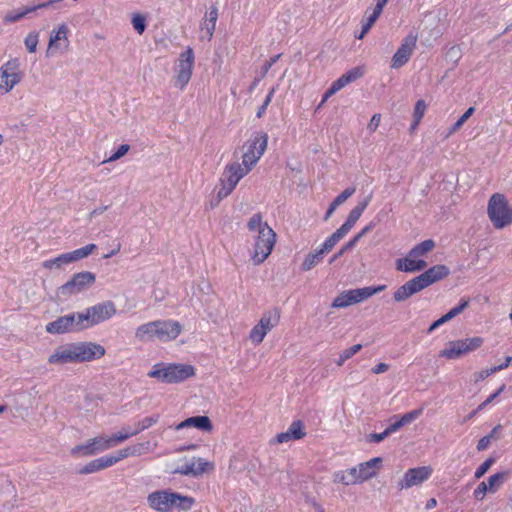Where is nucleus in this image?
I'll list each match as a JSON object with an SVG mask.
<instances>
[{"mask_svg": "<svg viewBox=\"0 0 512 512\" xmlns=\"http://www.w3.org/2000/svg\"><path fill=\"white\" fill-rule=\"evenodd\" d=\"M489 492V488L486 482H481L478 484L477 488L473 492V496L476 500H483L486 493Z\"/></svg>", "mask_w": 512, "mask_h": 512, "instance_id": "nucleus-50", "label": "nucleus"}, {"mask_svg": "<svg viewBox=\"0 0 512 512\" xmlns=\"http://www.w3.org/2000/svg\"><path fill=\"white\" fill-rule=\"evenodd\" d=\"M339 242V240L332 234L330 237H328L323 245L320 251L324 254L325 252H329L332 250V248Z\"/></svg>", "mask_w": 512, "mask_h": 512, "instance_id": "nucleus-51", "label": "nucleus"}, {"mask_svg": "<svg viewBox=\"0 0 512 512\" xmlns=\"http://www.w3.org/2000/svg\"><path fill=\"white\" fill-rule=\"evenodd\" d=\"M374 223H369L368 225H366L359 233H357L356 235L361 239L365 234H367L368 232H370L373 227H374Z\"/></svg>", "mask_w": 512, "mask_h": 512, "instance_id": "nucleus-59", "label": "nucleus"}, {"mask_svg": "<svg viewBox=\"0 0 512 512\" xmlns=\"http://www.w3.org/2000/svg\"><path fill=\"white\" fill-rule=\"evenodd\" d=\"M469 305V299L468 298H462L460 300V303L458 306L452 308L449 312H447L445 315H443L442 317H440L438 320H436L435 322H433V324L429 327V332H432L433 330H435L436 328H438L439 326H441L442 324L448 322L449 320H451L452 318L456 317L457 315H459L467 306Z\"/></svg>", "mask_w": 512, "mask_h": 512, "instance_id": "nucleus-28", "label": "nucleus"}, {"mask_svg": "<svg viewBox=\"0 0 512 512\" xmlns=\"http://www.w3.org/2000/svg\"><path fill=\"white\" fill-rule=\"evenodd\" d=\"M362 346L360 344L353 345L352 347L345 349L339 356L337 360V365L342 366L348 359L353 357L356 353L361 350Z\"/></svg>", "mask_w": 512, "mask_h": 512, "instance_id": "nucleus-43", "label": "nucleus"}, {"mask_svg": "<svg viewBox=\"0 0 512 512\" xmlns=\"http://www.w3.org/2000/svg\"><path fill=\"white\" fill-rule=\"evenodd\" d=\"M147 502L153 510L158 512H171L173 509L190 510L195 501L192 497L181 495L170 489H165L150 493L147 497Z\"/></svg>", "mask_w": 512, "mask_h": 512, "instance_id": "nucleus-5", "label": "nucleus"}, {"mask_svg": "<svg viewBox=\"0 0 512 512\" xmlns=\"http://www.w3.org/2000/svg\"><path fill=\"white\" fill-rule=\"evenodd\" d=\"M271 67V63L265 61V63L260 68V78L265 77Z\"/></svg>", "mask_w": 512, "mask_h": 512, "instance_id": "nucleus-60", "label": "nucleus"}, {"mask_svg": "<svg viewBox=\"0 0 512 512\" xmlns=\"http://www.w3.org/2000/svg\"><path fill=\"white\" fill-rule=\"evenodd\" d=\"M212 470H214L213 463L206 461L202 458H199L196 461L192 462L190 465H187L184 470V473L192 474L193 476H198Z\"/></svg>", "mask_w": 512, "mask_h": 512, "instance_id": "nucleus-30", "label": "nucleus"}, {"mask_svg": "<svg viewBox=\"0 0 512 512\" xmlns=\"http://www.w3.org/2000/svg\"><path fill=\"white\" fill-rule=\"evenodd\" d=\"M267 333L259 324H256L249 333V339L253 344L259 345L263 342Z\"/></svg>", "mask_w": 512, "mask_h": 512, "instance_id": "nucleus-41", "label": "nucleus"}, {"mask_svg": "<svg viewBox=\"0 0 512 512\" xmlns=\"http://www.w3.org/2000/svg\"><path fill=\"white\" fill-rule=\"evenodd\" d=\"M194 427L203 432H211L213 430V424L208 416H194L185 419L176 425V430H182L185 428Z\"/></svg>", "mask_w": 512, "mask_h": 512, "instance_id": "nucleus-24", "label": "nucleus"}, {"mask_svg": "<svg viewBox=\"0 0 512 512\" xmlns=\"http://www.w3.org/2000/svg\"><path fill=\"white\" fill-rule=\"evenodd\" d=\"M422 412H423V409L419 408V409L412 410L408 413H405L404 415H402L400 418H398L395 422H393L386 428V434L390 435V434L398 431L401 427L413 422L422 414Z\"/></svg>", "mask_w": 512, "mask_h": 512, "instance_id": "nucleus-27", "label": "nucleus"}, {"mask_svg": "<svg viewBox=\"0 0 512 512\" xmlns=\"http://www.w3.org/2000/svg\"><path fill=\"white\" fill-rule=\"evenodd\" d=\"M355 191V187H348L345 190H343L329 205L324 219L327 220L328 218H330V216L333 214L336 208L342 203H344L349 197H351L355 193Z\"/></svg>", "mask_w": 512, "mask_h": 512, "instance_id": "nucleus-32", "label": "nucleus"}, {"mask_svg": "<svg viewBox=\"0 0 512 512\" xmlns=\"http://www.w3.org/2000/svg\"><path fill=\"white\" fill-rule=\"evenodd\" d=\"M512 363V356L506 357L505 361L499 365V367H502V370L506 369L510 364Z\"/></svg>", "mask_w": 512, "mask_h": 512, "instance_id": "nucleus-64", "label": "nucleus"}, {"mask_svg": "<svg viewBox=\"0 0 512 512\" xmlns=\"http://www.w3.org/2000/svg\"><path fill=\"white\" fill-rule=\"evenodd\" d=\"M96 249L97 246L95 244H88L84 247L68 252V255H70L71 261L72 263H74L84 258H87L89 255L94 253Z\"/></svg>", "mask_w": 512, "mask_h": 512, "instance_id": "nucleus-37", "label": "nucleus"}, {"mask_svg": "<svg viewBox=\"0 0 512 512\" xmlns=\"http://www.w3.org/2000/svg\"><path fill=\"white\" fill-rule=\"evenodd\" d=\"M448 274L449 269L445 265H435L400 286L394 292L393 298L396 302L405 301L413 294L422 291L439 280H442L448 276Z\"/></svg>", "mask_w": 512, "mask_h": 512, "instance_id": "nucleus-4", "label": "nucleus"}, {"mask_svg": "<svg viewBox=\"0 0 512 512\" xmlns=\"http://www.w3.org/2000/svg\"><path fill=\"white\" fill-rule=\"evenodd\" d=\"M389 434H386V429L382 433H373L370 435V440L376 443L383 441Z\"/></svg>", "mask_w": 512, "mask_h": 512, "instance_id": "nucleus-56", "label": "nucleus"}, {"mask_svg": "<svg viewBox=\"0 0 512 512\" xmlns=\"http://www.w3.org/2000/svg\"><path fill=\"white\" fill-rule=\"evenodd\" d=\"M437 506V500L435 498H431L426 503V509H432Z\"/></svg>", "mask_w": 512, "mask_h": 512, "instance_id": "nucleus-63", "label": "nucleus"}, {"mask_svg": "<svg viewBox=\"0 0 512 512\" xmlns=\"http://www.w3.org/2000/svg\"><path fill=\"white\" fill-rule=\"evenodd\" d=\"M71 258L70 255H68V252L58 255L55 258L47 259L43 261L42 266L43 268L47 270L52 269H61L65 265L71 264Z\"/></svg>", "mask_w": 512, "mask_h": 512, "instance_id": "nucleus-33", "label": "nucleus"}, {"mask_svg": "<svg viewBox=\"0 0 512 512\" xmlns=\"http://www.w3.org/2000/svg\"><path fill=\"white\" fill-rule=\"evenodd\" d=\"M495 463V459L490 457L486 459L475 471V478L480 479L483 477L486 472L490 469V467Z\"/></svg>", "mask_w": 512, "mask_h": 512, "instance_id": "nucleus-46", "label": "nucleus"}, {"mask_svg": "<svg viewBox=\"0 0 512 512\" xmlns=\"http://www.w3.org/2000/svg\"><path fill=\"white\" fill-rule=\"evenodd\" d=\"M117 312L115 303L108 300L80 312L84 330L111 319Z\"/></svg>", "mask_w": 512, "mask_h": 512, "instance_id": "nucleus-11", "label": "nucleus"}, {"mask_svg": "<svg viewBox=\"0 0 512 512\" xmlns=\"http://www.w3.org/2000/svg\"><path fill=\"white\" fill-rule=\"evenodd\" d=\"M129 149H130V146L128 144L120 145L118 147V149L111 156H109L106 160H104V162H114V161L122 158L123 156H125L127 154Z\"/></svg>", "mask_w": 512, "mask_h": 512, "instance_id": "nucleus-48", "label": "nucleus"}, {"mask_svg": "<svg viewBox=\"0 0 512 512\" xmlns=\"http://www.w3.org/2000/svg\"><path fill=\"white\" fill-rule=\"evenodd\" d=\"M196 370L190 364L179 363H157L153 365L148 372V377L166 384L181 383L191 377H194Z\"/></svg>", "mask_w": 512, "mask_h": 512, "instance_id": "nucleus-6", "label": "nucleus"}, {"mask_svg": "<svg viewBox=\"0 0 512 512\" xmlns=\"http://www.w3.org/2000/svg\"><path fill=\"white\" fill-rule=\"evenodd\" d=\"M195 65V54L191 47H187L175 61L174 64V85L184 90L191 80Z\"/></svg>", "mask_w": 512, "mask_h": 512, "instance_id": "nucleus-12", "label": "nucleus"}, {"mask_svg": "<svg viewBox=\"0 0 512 512\" xmlns=\"http://www.w3.org/2000/svg\"><path fill=\"white\" fill-rule=\"evenodd\" d=\"M417 43V35L409 34L394 54L391 67L398 69L404 66L410 59Z\"/></svg>", "mask_w": 512, "mask_h": 512, "instance_id": "nucleus-22", "label": "nucleus"}, {"mask_svg": "<svg viewBox=\"0 0 512 512\" xmlns=\"http://www.w3.org/2000/svg\"><path fill=\"white\" fill-rule=\"evenodd\" d=\"M106 349L101 344L84 341L58 346L48 358L51 365L92 362L101 359Z\"/></svg>", "mask_w": 512, "mask_h": 512, "instance_id": "nucleus-1", "label": "nucleus"}, {"mask_svg": "<svg viewBox=\"0 0 512 512\" xmlns=\"http://www.w3.org/2000/svg\"><path fill=\"white\" fill-rule=\"evenodd\" d=\"M487 214L496 229H503L512 224V207L503 194L494 193L490 197Z\"/></svg>", "mask_w": 512, "mask_h": 512, "instance_id": "nucleus-10", "label": "nucleus"}, {"mask_svg": "<svg viewBox=\"0 0 512 512\" xmlns=\"http://www.w3.org/2000/svg\"><path fill=\"white\" fill-rule=\"evenodd\" d=\"M133 28L137 32H144L146 28V16L141 13H134L131 17Z\"/></svg>", "mask_w": 512, "mask_h": 512, "instance_id": "nucleus-44", "label": "nucleus"}, {"mask_svg": "<svg viewBox=\"0 0 512 512\" xmlns=\"http://www.w3.org/2000/svg\"><path fill=\"white\" fill-rule=\"evenodd\" d=\"M182 326L175 320H155L137 327L135 337L140 342L159 341L170 342L181 333Z\"/></svg>", "mask_w": 512, "mask_h": 512, "instance_id": "nucleus-3", "label": "nucleus"}, {"mask_svg": "<svg viewBox=\"0 0 512 512\" xmlns=\"http://www.w3.org/2000/svg\"><path fill=\"white\" fill-rule=\"evenodd\" d=\"M371 196H368L363 201L358 203L349 213L347 219L345 222H347L352 227L355 225V223L358 221V219L361 217L364 210L367 208L369 202H370Z\"/></svg>", "mask_w": 512, "mask_h": 512, "instance_id": "nucleus-35", "label": "nucleus"}, {"mask_svg": "<svg viewBox=\"0 0 512 512\" xmlns=\"http://www.w3.org/2000/svg\"><path fill=\"white\" fill-rule=\"evenodd\" d=\"M353 227L351 225H349L347 222H344V224H342L340 226V228H338L334 233L333 235L340 241L344 236H346L348 234V232L352 229Z\"/></svg>", "mask_w": 512, "mask_h": 512, "instance_id": "nucleus-53", "label": "nucleus"}, {"mask_svg": "<svg viewBox=\"0 0 512 512\" xmlns=\"http://www.w3.org/2000/svg\"><path fill=\"white\" fill-rule=\"evenodd\" d=\"M268 135L265 132L256 133L248 142L242 156V165L250 171L256 166L267 149Z\"/></svg>", "mask_w": 512, "mask_h": 512, "instance_id": "nucleus-15", "label": "nucleus"}, {"mask_svg": "<svg viewBox=\"0 0 512 512\" xmlns=\"http://www.w3.org/2000/svg\"><path fill=\"white\" fill-rule=\"evenodd\" d=\"M305 435H306V432L304 430V425H303L302 421L295 420L290 424V426L286 432L277 434L276 441H277V443L282 444V443L289 442L291 440H300V439L304 438Z\"/></svg>", "mask_w": 512, "mask_h": 512, "instance_id": "nucleus-23", "label": "nucleus"}, {"mask_svg": "<svg viewBox=\"0 0 512 512\" xmlns=\"http://www.w3.org/2000/svg\"><path fill=\"white\" fill-rule=\"evenodd\" d=\"M280 321V311L275 308L270 311H266L261 316L259 322L257 324L260 325L265 331L269 332L272 328L277 326Z\"/></svg>", "mask_w": 512, "mask_h": 512, "instance_id": "nucleus-31", "label": "nucleus"}, {"mask_svg": "<svg viewBox=\"0 0 512 512\" xmlns=\"http://www.w3.org/2000/svg\"><path fill=\"white\" fill-rule=\"evenodd\" d=\"M381 121V115L380 114H374L370 120V123L368 124V129L370 132H375L377 128L379 127Z\"/></svg>", "mask_w": 512, "mask_h": 512, "instance_id": "nucleus-55", "label": "nucleus"}, {"mask_svg": "<svg viewBox=\"0 0 512 512\" xmlns=\"http://www.w3.org/2000/svg\"><path fill=\"white\" fill-rule=\"evenodd\" d=\"M383 7H380L378 5H375L372 12L366 17V22L362 24L361 32H368L374 22L378 19L380 14L382 13Z\"/></svg>", "mask_w": 512, "mask_h": 512, "instance_id": "nucleus-40", "label": "nucleus"}, {"mask_svg": "<svg viewBox=\"0 0 512 512\" xmlns=\"http://www.w3.org/2000/svg\"><path fill=\"white\" fill-rule=\"evenodd\" d=\"M322 259L323 253L320 250L315 251L314 253H309L304 259L301 268L303 271H309L318 263H320Z\"/></svg>", "mask_w": 512, "mask_h": 512, "instance_id": "nucleus-38", "label": "nucleus"}, {"mask_svg": "<svg viewBox=\"0 0 512 512\" xmlns=\"http://www.w3.org/2000/svg\"><path fill=\"white\" fill-rule=\"evenodd\" d=\"M491 442H492V436L486 435V436L482 437L477 443V450L478 451L486 450L489 447V445L491 444Z\"/></svg>", "mask_w": 512, "mask_h": 512, "instance_id": "nucleus-54", "label": "nucleus"}, {"mask_svg": "<svg viewBox=\"0 0 512 512\" xmlns=\"http://www.w3.org/2000/svg\"><path fill=\"white\" fill-rule=\"evenodd\" d=\"M84 330L80 313H70L46 325V331L50 334H65Z\"/></svg>", "mask_w": 512, "mask_h": 512, "instance_id": "nucleus-18", "label": "nucleus"}, {"mask_svg": "<svg viewBox=\"0 0 512 512\" xmlns=\"http://www.w3.org/2000/svg\"><path fill=\"white\" fill-rule=\"evenodd\" d=\"M365 74V66H357L344 73L337 80L333 81L330 87L322 96L320 105L324 104L331 96L344 88L346 85L356 81Z\"/></svg>", "mask_w": 512, "mask_h": 512, "instance_id": "nucleus-20", "label": "nucleus"}, {"mask_svg": "<svg viewBox=\"0 0 512 512\" xmlns=\"http://www.w3.org/2000/svg\"><path fill=\"white\" fill-rule=\"evenodd\" d=\"M506 384H502L495 392L490 394L481 404L478 405V410H484L492 403L496 402L498 397L505 391Z\"/></svg>", "mask_w": 512, "mask_h": 512, "instance_id": "nucleus-42", "label": "nucleus"}, {"mask_svg": "<svg viewBox=\"0 0 512 512\" xmlns=\"http://www.w3.org/2000/svg\"><path fill=\"white\" fill-rule=\"evenodd\" d=\"M427 105L424 100L420 99L416 102L413 112V118H416V122H421L426 112Z\"/></svg>", "mask_w": 512, "mask_h": 512, "instance_id": "nucleus-47", "label": "nucleus"}, {"mask_svg": "<svg viewBox=\"0 0 512 512\" xmlns=\"http://www.w3.org/2000/svg\"><path fill=\"white\" fill-rule=\"evenodd\" d=\"M95 280L96 276L94 273L89 271L79 272L74 274L68 282L63 284L59 288V291L62 295L70 297L92 286Z\"/></svg>", "mask_w": 512, "mask_h": 512, "instance_id": "nucleus-19", "label": "nucleus"}, {"mask_svg": "<svg viewBox=\"0 0 512 512\" xmlns=\"http://www.w3.org/2000/svg\"><path fill=\"white\" fill-rule=\"evenodd\" d=\"M69 46V41L66 37V34H55L51 36L49 40V45L47 48V55L53 56L57 53H61L65 51Z\"/></svg>", "mask_w": 512, "mask_h": 512, "instance_id": "nucleus-29", "label": "nucleus"}, {"mask_svg": "<svg viewBox=\"0 0 512 512\" xmlns=\"http://www.w3.org/2000/svg\"><path fill=\"white\" fill-rule=\"evenodd\" d=\"M501 430H502V426L496 425L487 436H492V440H496L499 438V433Z\"/></svg>", "mask_w": 512, "mask_h": 512, "instance_id": "nucleus-58", "label": "nucleus"}, {"mask_svg": "<svg viewBox=\"0 0 512 512\" xmlns=\"http://www.w3.org/2000/svg\"><path fill=\"white\" fill-rule=\"evenodd\" d=\"M381 458L376 457L367 462L361 463L359 468H356V477L358 482L366 481L377 474L378 464Z\"/></svg>", "mask_w": 512, "mask_h": 512, "instance_id": "nucleus-25", "label": "nucleus"}, {"mask_svg": "<svg viewBox=\"0 0 512 512\" xmlns=\"http://www.w3.org/2000/svg\"><path fill=\"white\" fill-rule=\"evenodd\" d=\"M435 247V242L431 239L424 240L412 248L406 257L396 260V269L402 272L422 271L427 267L424 258Z\"/></svg>", "mask_w": 512, "mask_h": 512, "instance_id": "nucleus-8", "label": "nucleus"}, {"mask_svg": "<svg viewBox=\"0 0 512 512\" xmlns=\"http://www.w3.org/2000/svg\"><path fill=\"white\" fill-rule=\"evenodd\" d=\"M158 420H159V415H157V414L144 417L143 419H141L134 425L133 429L122 428L121 429L122 435H126L127 439H129L130 437L135 436L138 433L150 428L151 426L156 424L158 422Z\"/></svg>", "mask_w": 512, "mask_h": 512, "instance_id": "nucleus-26", "label": "nucleus"}, {"mask_svg": "<svg viewBox=\"0 0 512 512\" xmlns=\"http://www.w3.org/2000/svg\"><path fill=\"white\" fill-rule=\"evenodd\" d=\"M218 18L217 8L211 7L209 12H207L204 22L203 29H206L207 32H214L216 28V22Z\"/></svg>", "mask_w": 512, "mask_h": 512, "instance_id": "nucleus-39", "label": "nucleus"}, {"mask_svg": "<svg viewBox=\"0 0 512 512\" xmlns=\"http://www.w3.org/2000/svg\"><path fill=\"white\" fill-rule=\"evenodd\" d=\"M386 285H379L376 287H363L351 289L339 294L333 301L332 306L335 308L347 307L352 304L359 303L372 295L384 291Z\"/></svg>", "mask_w": 512, "mask_h": 512, "instance_id": "nucleus-16", "label": "nucleus"}, {"mask_svg": "<svg viewBox=\"0 0 512 512\" xmlns=\"http://www.w3.org/2000/svg\"><path fill=\"white\" fill-rule=\"evenodd\" d=\"M127 440L126 435L119 431L110 437L100 435L88 440L85 444L76 445L70 451L73 457H87L111 449Z\"/></svg>", "mask_w": 512, "mask_h": 512, "instance_id": "nucleus-7", "label": "nucleus"}, {"mask_svg": "<svg viewBox=\"0 0 512 512\" xmlns=\"http://www.w3.org/2000/svg\"><path fill=\"white\" fill-rule=\"evenodd\" d=\"M38 34H28L25 39V45L29 52H35L36 46L38 44Z\"/></svg>", "mask_w": 512, "mask_h": 512, "instance_id": "nucleus-52", "label": "nucleus"}, {"mask_svg": "<svg viewBox=\"0 0 512 512\" xmlns=\"http://www.w3.org/2000/svg\"><path fill=\"white\" fill-rule=\"evenodd\" d=\"M389 369V365L386 363H379L373 367L372 371L375 374L384 373Z\"/></svg>", "mask_w": 512, "mask_h": 512, "instance_id": "nucleus-57", "label": "nucleus"}, {"mask_svg": "<svg viewBox=\"0 0 512 512\" xmlns=\"http://www.w3.org/2000/svg\"><path fill=\"white\" fill-rule=\"evenodd\" d=\"M483 343L484 339L479 336L450 341L447 343L446 347L440 351L439 357L447 360L457 359L479 349Z\"/></svg>", "mask_w": 512, "mask_h": 512, "instance_id": "nucleus-14", "label": "nucleus"}, {"mask_svg": "<svg viewBox=\"0 0 512 512\" xmlns=\"http://www.w3.org/2000/svg\"><path fill=\"white\" fill-rule=\"evenodd\" d=\"M134 449L127 447L119 450L114 455H105L100 458L94 459L89 463L85 464L82 468L78 470V473L81 475L95 473L106 468L112 467L123 459L134 455Z\"/></svg>", "mask_w": 512, "mask_h": 512, "instance_id": "nucleus-17", "label": "nucleus"}, {"mask_svg": "<svg viewBox=\"0 0 512 512\" xmlns=\"http://www.w3.org/2000/svg\"><path fill=\"white\" fill-rule=\"evenodd\" d=\"M276 91V88L275 87H272L269 91V93L267 94L263 104L266 105V106H269V104L271 103L272 101V98L274 96V93Z\"/></svg>", "mask_w": 512, "mask_h": 512, "instance_id": "nucleus-61", "label": "nucleus"}, {"mask_svg": "<svg viewBox=\"0 0 512 512\" xmlns=\"http://www.w3.org/2000/svg\"><path fill=\"white\" fill-rule=\"evenodd\" d=\"M433 473L430 466H421L408 469L398 483L400 489H408L417 486L428 480Z\"/></svg>", "mask_w": 512, "mask_h": 512, "instance_id": "nucleus-21", "label": "nucleus"}, {"mask_svg": "<svg viewBox=\"0 0 512 512\" xmlns=\"http://www.w3.org/2000/svg\"><path fill=\"white\" fill-rule=\"evenodd\" d=\"M247 228L254 233L251 260L254 265H260L271 255L277 242V235L268 223L263 221L261 213H255L250 217Z\"/></svg>", "mask_w": 512, "mask_h": 512, "instance_id": "nucleus-2", "label": "nucleus"}, {"mask_svg": "<svg viewBox=\"0 0 512 512\" xmlns=\"http://www.w3.org/2000/svg\"><path fill=\"white\" fill-rule=\"evenodd\" d=\"M510 473L507 471L498 472L491 475L487 480V486L489 488V493H496L499 488L504 484L505 481L509 478Z\"/></svg>", "mask_w": 512, "mask_h": 512, "instance_id": "nucleus-34", "label": "nucleus"}, {"mask_svg": "<svg viewBox=\"0 0 512 512\" xmlns=\"http://www.w3.org/2000/svg\"><path fill=\"white\" fill-rule=\"evenodd\" d=\"M249 172L250 170L239 162L228 163L219 179L220 187L217 191L216 204L228 197L237 187L240 180L249 174Z\"/></svg>", "mask_w": 512, "mask_h": 512, "instance_id": "nucleus-9", "label": "nucleus"}, {"mask_svg": "<svg viewBox=\"0 0 512 512\" xmlns=\"http://www.w3.org/2000/svg\"><path fill=\"white\" fill-rule=\"evenodd\" d=\"M360 238L355 235L353 238H351L342 248L341 250L333 257L332 261L337 259L339 256L343 255L346 251L351 250L355 247V245L358 243Z\"/></svg>", "mask_w": 512, "mask_h": 512, "instance_id": "nucleus-49", "label": "nucleus"}, {"mask_svg": "<svg viewBox=\"0 0 512 512\" xmlns=\"http://www.w3.org/2000/svg\"><path fill=\"white\" fill-rule=\"evenodd\" d=\"M334 482L342 483L344 485H352L358 483L356 477V468H351L347 471H339L334 474Z\"/></svg>", "mask_w": 512, "mask_h": 512, "instance_id": "nucleus-36", "label": "nucleus"}, {"mask_svg": "<svg viewBox=\"0 0 512 512\" xmlns=\"http://www.w3.org/2000/svg\"><path fill=\"white\" fill-rule=\"evenodd\" d=\"M473 113H474L473 107H470L469 109H467L466 112L452 126L448 135H451L454 132H456L457 130H459L464 125V123L472 116Z\"/></svg>", "mask_w": 512, "mask_h": 512, "instance_id": "nucleus-45", "label": "nucleus"}, {"mask_svg": "<svg viewBox=\"0 0 512 512\" xmlns=\"http://www.w3.org/2000/svg\"><path fill=\"white\" fill-rule=\"evenodd\" d=\"M24 78V71L18 59H11L0 66V96L13 90Z\"/></svg>", "mask_w": 512, "mask_h": 512, "instance_id": "nucleus-13", "label": "nucleus"}, {"mask_svg": "<svg viewBox=\"0 0 512 512\" xmlns=\"http://www.w3.org/2000/svg\"><path fill=\"white\" fill-rule=\"evenodd\" d=\"M276 91V88L275 87H272L269 91V93L267 94L263 104L266 105V106H269V104L271 103L272 101V98L274 96V93Z\"/></svg>", "mask_w": 512, "mask_h": 512, "instance_id": "nucleus-62", "label": "nucleus"}]
</instances>
